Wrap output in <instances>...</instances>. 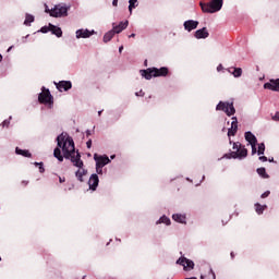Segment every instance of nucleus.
Returning a JSON list of instances; mask_svg holds the SVG:
<instances>
[{
    "label": "nucleus",
    "mask_w": 279,
    "mask_h": 279,
    "mask_svg": "<svg viewBox=\"0 0 279 279\" xmlns=\"http://www.w3.org/2000/svg\"><path fill=\"white\" fill-rule=\"evenodd\" d=\"M173 221H177L178 223H186V216L182 214H174L172 216Z\"/></svg>",
    "instance_id": "nucleus-22"
},
{
    "label": "nucleus",
    "mask_w": 279,
    "mask_h": 279,
    "mask_svg": "<svg viewBox=\"0 0 279 279\" xmlns=\"http://www.w3.org/2000/svg\"><path fill=\"white\" fill-rule=\"evenodd\" d=\"M195 38H197L198 40L202 38H208V36H210V34L208 33V29H206V27H203L198 31L195 32Z\"/></svg>",
    "instance_id": "nucleus-17"
},
{
    "label": "nucleus",
    "mask_w": 279,
    "mask_h": 279,
    "mask_svg": "<svg viewBox=\"0 0 279 279\" xmlns=\"http://www.w3.org/2000/svg\"><path fill=\"white\" fill-rule=\"evenodd\" d=\"M137 97H143L145 95V93H143V90H141L140 93L135 94Z\"/></svg>",
    "instance_id": "nucleus-43"
},
{
    "label": "nucleus",
    "mask_w": 279,
    "mask_h": 279,
    "mask_svg": "<svg viewBox=\"0 0 279 279\" xmlns=\"http://www.w3.org/2000/svg\"><path fill=\"white\" fill-rule=\"evenodd\" d=\"M136 37V34H131L130 36H129V38H135Z\"/></svg>",
    "instance_id": "nucleus-46"
},
{
    "label": "nucleus",
    "mask_w": 279,
    "mask_h": 279,
    "mask_svg": "<svg viewBox=\"0 0 279 279\" xmlns=\"http://www.w3.org/2000/svg\"><path fill=\"white\" fill-rule=\"evenodd\" d=\"M228 71L233 77H241V75H243V70L241 68H229Z\"/></svg>",
    "instance_id": "nucleus-21"
},
{
    "label": "nucleus",
    "mask_w": 279,
    "mask_h": 279,
    "mask_svg": "<svg viewBox=\"0 0 279 279\" xmlns=\"http://www.w3.org/2000/svg\"><path fill=\"white\" fill-rule=\"evenodd\" d=\"M269 191H267V192H264L263 194H262V199H265V197H269Z\"/></svg>",
    "instance_id": "nucleus-37"
},
{
    "label": "nucleus",
    "mask_w": 279,
    "mask_h": 279,
    "mask_svg": "<svg viewBox=\"0 0 279 279\" xmlns=\"http://www.w3.org/2000/svg\"><path fill=\"white\" fill-rule=\"evenodd\" d=\"M128 25H129L128 21L120 22L119 25L113 26V31L116 32V34H121L123 29H128Z\"/></svg>",
    "instance_id": "nucleus-18"
},
{
    "label": "nucleus",
    "mask_w": 279,
    "mask_h": 279,
    "mask_svg": "<svg viewBox=\"0 0 279 279\" xmlns=\"http://www.w3.org/2000/svg\"><path fill=\"white\" fill-rule=\"evenodd\" d=\"M52 99L53 97H51L49 89L45 90V87H43V93L38 97L39 104H52Z\"/></svg>",
    "instance_id": "nucleus-8"
},
{
    "label": "nucleus",
    "mask_w": 279,
    "mask_h": 279,
    "mask_svg": "<svg viewBox=\"0 0 279 279\" xmlns=\"http://www.w3.org/2000/svg\"><path fill=\"white\" fill-rule=\"evenodd\" d=\"M8 51H12V46H11V47H9Z\"/></svg>",
    "instance_id": "nucleus-49"
},
{
    "label": "nucleus",
    "mask_w": 279,
    "mask_h": 279,
    "mask_svg": "<svg viewBox=\"0 0 279 279\" xmlns=\"http://www.w3.org/2000/svg\"><path fill=\"white\" fill-rule=\"evenodd\" d=\"M23 184H27V182L23 181Z\"/></svg>",
    "instance_id": "nucleus-53"
},
{
    "label": "nucleus",
    "mask_w": 279,
    "mask_h": 279,
    "mask_svg": "<svg viewBox=\"0 0 279 279\" xmlns=\"http://www.w3.org/2000/svg\"><path fill=\"white\" fill-rule=\"evenodd\" d=\"M128 25H129L128 21L120 22L119 25L113 26V31L116 32V34H121L123 29H128Z\"/></svg>",
    "instance_id": "nucleus-19"
},
{
    "label": "nucleus",
    "mask_w": 279,
    "mask_h": 279,
    "mask_svg": "<svg viewBox=\"0 0 279 279\" xmlns=\"http://www.w3.org/2000/svg\"><path fill=\"white\" fill-rule=\"evenodd\" d=\"M10 125V121L9 120H4L2 122V128H8Z\"/></svg>",
    "instance_id": "nucleus-36"
},
{
    "label": "nucleus",
    "mask_w": 279,
    "mask_h": 279,
    "mask_svg": "<svg viewBox=\"0 0 279 279\" xmlns=\"http://www.w3.org/2000/svg\"><path fill=\"white\" fill-rule=\"evenodd\" d=\"M35 167L39 168V173H45V167L43 166V162H34Z\"/></svg>",
    "instance_id": "nucleus-32"
},
{
    "label": "nucleus",
    "mask_w": 279,
    "mask_h": 279,
    "mask_svg": "<svg viewBox=\"0 0 279 279\" xmlns=\"http://www.w3.org/2000/svg\"><path fill=\"white\" fill-rule=\"evenodd\" d=\"M239 130V120L236 117L231 118V128L228 130V136H235Z\"/></svg>",
    "instance_id": "nucleus-9"
},
{
    "label": "nucleus",
    "mask_w": 279,
    "mask_h": 279,
    "mask_svg": "<svg viewBox=\"0 0 279 279\" xmlns=\"http://www.w3.org/2000/svg\"><path fill=\"white\" fill-rule=\"evenodd\" d=\"M96 173H98V175H101V173H104V166H99L96 163Z\"/></svg>",
    "instance_id": "nucleus-33"
},
{
    "label": "nucleus",
    "mask_w": 279,
    "mask_h": 279,
    "mask_svg": "<svg viewBox=\"0 0 279 279\" xmlns=\"http://www.w3.org/2000/svg\"><path fill=\"white\" fill-rule=\"evenodd\" d=\"M197 25H199V22L194 20L185 21L183 26L186 32H193V29H197Z\"/></svg>",
    "instance_id": "nucleus-12"
},
{
    "label": "nucleus",
    "mask_w": 279,
    "mask_h": 279,
    "mask_svg": "<svg viewBox=\"0 0 279 279\" xmlns=\"http://www.w3.org/2000/svg\"><path fill=\"white\" fill-rule=\"evenodd\" d=\"M87 134H90V131H87Z\"/></svg>",
    "instance_id": "nucleus-54"
},
{
    "label": "nucleus",
    "mask_w": 279,
    "mask_h": 279,
    "mask_svg": "<svg viewBox=\"0 0 279 279\" xmlns=\"http://www.w3.org/2000/svg\"><path fill=\"white\" fill-rule=\"evenodd\" d=\"M257 154H258V156H263V154H265V143H260L258 145Z\"/></svg>",
    "instance_id": "nucleus-31"
},
{
    "label": "nucleus",
    "mask_w": 279,
    "mask_h": 279,
    "mask_svg": "<svg viewBox=\"0 0 279 279\" xmlns=\"http://www.w3.org/2000/svg\"><path fill=\"white\" fill-rule=\"evenodd\" d=\"M112 5H113L114 8H117V5H119V0H113V1H112Z\"/></svg>",
    "instance_id": "nucleus-42"
},
{
    "label": "nucleus",
    "mask_w": 279,
    "mask_h": 279,
    "mask_svg": "<svg viewBox=\"0 0 279 279\" xmlns=\"http://www.w3.org/2000/svg\"><path fill=\"white\" fill-rule=\"evenodd\" d=\"M221 70H223V65L219 64V65L217 66V71H221Z\"/></svg>",
    "instance_id": "nucleus-45"
},
{
    "label": "nucleus",
    "mask_w": 279,
    "mask_h": 279,
    "mask_svg": "<svg viewBox=\"0 0 279 279\" xmlns=\"http://www.w3.org/2000/svg\"><path fill=\"white\" fill-rule=\"evenodd\" d=\"M177 265H181L184 271H189V269H193L195 267V263L186 257H180L177 260Z\"/></svg>",
    "instance_id": "nucleus-7"
},
{
    "label": "nucleus",
    "mask_w": 279,
    "mask_h": 279,
    "mask_svg": "<svg viewBox=\"0 0 279 279\" xmlns=\"http://www.w3.org/2000/svg\"><path fill=\"white\" fill-rule=\"evenodd\" d=\"M159 223H166V226H171V220L167 216H162L159 219Z\"/></svg>",
    "instance_id": "nucleus-30"
},
{
    "label": "nucleus",
    "mask_w": 279,
    "mask_h": 279,
    "mask_svg": "<svg viewBox=\"0 0 279 279\" xmlns=\"http://www.w3.org/2000/svg\"><path fill=\"white\" fill-rule=\"evenodd\" d=\"M111 160H114V155L111 156Z\"/></svg>",
    "instance_id": "nucleus-51"
},
{
    "label": "nucleus",
    "mask_w": 279,
    "mask_h": 279,
    "mask_svg": "<svg viewBox=\"0 0 279 279\" xmlns=\"http://www.w3.org/2000/svg\"><path fill=\"white\" fill-rule=\"evenodd\" d=\"M123 51V46L119 48V52L121 53Z\"/></svg>",
    "instance_id": "nucleus-47"
},
{
    "label": "nucleus",
    "mask_w": 279,
    "mask_h": 279,
    "mask_svg": "<svg viewBox=\"0 0 279 279\" xmlns=\"http://www.w3.org/2000/svg\"><path fill=\"white\" fill-rule=\"evenodd\" d=\"M72 86L71 81H61L57 84V88L60 93H62V90H71Z\"/></svg>",
    "instance_id": "nucleus-14"
},
{
    "label": "nucleus",
    "mask_w": 279,
    "mask_h": 279,
    "mask_svg": "<svg viewBox=\"0 0 279 279\" xmlns=\"http://www.w3.org/2000/svg\"><path fill=\"white\" fill-rule=\"evenodd\" d=\"M88 185L92 191H95L97 186H99V177L97 174H92L88 181Z\"/></svg>",
    "instance_id": "nucleus-15"
},
{
    "label": "nucleus",
    "mask_w": 279,
    "mask_h": 279,
    "mask_svg": "<svg viewBox=\"0 0 279 279\" xmlns=\"http://www.w3.org/2000/svg\"><path fill=\"white\" fill-rule=\"evenodd\" d=\"M94 160L96 161V165L100 167H106V165H110V158L108 156H99L97 154L94 155Z\"/></svg>",
    "instance_id": "nucleus-10"
},
{
    "label": "nucleus",
    "mask_w": 279,
    "mask_h": 279,
    "mask_svg": "<svg viewBox=\"0 0 279 279\" xmlns=\"http://www.w3.org/2000/svg\"><path fill=\"white\" fill-rule=\"evenodd\" d=\"M15 154L19 156H24V158H32V153L29 150H23L19 147L15 148Z\"/></svg>",
    "instance_id": "nucleus-24"
},
{
    "label": "nucleus",
    "mask_w": 279,
    "mask_h": 279,
    "mask_svg": "<svg viewBox=\"0 0 279 279\" xmlns=\"http://www.w3.org/2000/svg\"><path fill=\"white\" fill-rule=\"evenodd\" d=\"M234 151L231 153L232 158H246L247 157V148L245 146H241L239 143H233Z\"/></svg>",
    "instance_id": "nucleus-6"
},
{
    "label": "nucleus",
    "mask_w": 279,
    "mask_h": 279,
    "mask_svg": "<svg viewBox=\"0 0 279 279\" xmlns=\"http://www.w3.org/2000/svg\"><path fill=\"white\" fill-rule=\"evenodd\" d=\"M71 7H66V4H57L53 9L49 10L48 7H46L47 14H50V16H53L54 19H62V16H68L69 10Z\"/></svg>",
    "instance_id": "nucleus-4"
},
{
    "label": "nucleus",
    "mask_w": 279,
    "mask_h": 279,
    "mask_svg": "<svg viewBox=\"0 0 279 279\" xmlns=\"http://www.w3.org/2000/svg\"><path fill=\"white\" fill-rule=\"evenodd\" d=\"M114 34H117V32H114V28H112L111 31L106 33L104 35V43H110L112 40V38H114Z\"/></svg>",
    "instance_id": "nucleus-23"
},
{
    "label": "nucleus",
    "mask_w": 279,
    "mask_h": 279,
    "mask_svg": "<svg viewBox=\"0 0 279 279\" xmlns=\"http://www.w3.org/2000/svg\"><path fill=\"white\" fill-rule=\"evenodd\" d=\"M267 208V206H263L258 203L255 204V210L257 215H263V211Z\"/></svg>",
    "instance_id": "nucleus-27"
},
{
    "label": "nucleus",
    "mask_w": 279,
    "mask_h": 279,
    "mask_svg": "<svg viewBox=\"0 0 279 279\" xmlns=\"http://www.w3.org/2000/svg\"><path fill=\"white\" fill-rule=\"evenodd\" d=\"M86 146L88 149H90V147H93V141L92 140L87 141Z\"/></svg>",
    "instance_id": "nucleus-38"
},
{
    "label": "nucleus",
    "mask_w": 279,
    "mask_h": 279,
    "mask_svg": "<svg viewBox=\"0 0 279 279\" xmlns=\"http://www.w3.org/2000/svg\"><path fill=\"white\" fill-rule=\"evenodd\" d=\"M99 117H101V111L98 112Z\"/></svg>",
    "instance_id": "nucleus-52"
},
{
    "label": "nucleus",
    "mask_w": 279,
    "mask_h": 279,
    "mask_svg": "<svg viewBox=\"0 0 279 279\" xmlns=\"http://www.w3.org/2000/svg\"><path fill=\"white\" fill-rule=\"evenodd\" d=\"M264 88L268 90H276L277 93H279V78L275 81L271 80L269 83H265Z\"/></svg>",
    "instance_id": "nucleus-13"
},
{
    "label": "nucleus",
    "mask_w": 279,
    "mask_h": 279,
    "mask_svg": "<svg viewBox=\"0 0 279 279\" xmlns=\"http://www.w3.org/2000/svg\"><path fill=\"white\" fill-rule=\"evenodd\" d=\"M201 279H204V276H201Z\"/></svg>",
    "instance_id": "nucleus-55"
},
{
    "label": "nucleus",
    "mask_w": 279,
    "mask_h": 279,
    "mask_svg": "<svg viewBox=\"0 0 279 279\" xmlns=\"http://www.w3.org/2000/svg\"><path fill=\"white\" fill-rule=\"evenodd\" d=\"M216 110H221L222 112H226L227 117H232V114L236 112V109H234V102L220 101L217 105Z\"/></svg>",
    "instance_id": "nucleus-5"
},
{
    "label": "nucleus",
    "mask_w": 279,
    "mask_h": 279,
    "mask_svg": "<svg viewBox=\"0 0 279 279\" xmlns=\"http://www.w3.org/2000/svg\"><path fill=\"white\" fill-rule=\"evenodd\" d=\"M244 136H245V141H247V143L250 145H256L258 143V140L256 138V135L254 133L250 132V131L245 132Z\"/></svg>",
    "instance_id": "nucleus-16"
},
{
    "label": "nucleus",
    "mask_w": 279,
    "mask_h": 279,
    "mask_svg": "<svg viewBox=\"0 0 279 279\" xmlns=\"http://www.w3.org/2000/svg\"><path fill=\"white\" fill-rule=\"evenodd\" d=\"M129 11H130V13L132 14V10H134V8H136V5H138L137 3H138V0H130L129 1Z\"/></svg>",
    "instance_id": "nucleus-29"
},
{
    "label": "nucleus",
    "mask_w": 279,
    "mask_h": 279,
    "mask_svg": "<svg viewBox=\"0 0 279 279\" xmlns=\"http://www.w3.org/2000/svg\"><path fill=\"white\" fill-rule=\"evenodd\" d=\"M58 147L62 149L64 158L70 159L74 167H77L75 175L78 182H84V175L88 173V170L84 169V161L80 153L75 151V143L73 138L61 134L57 137Z\"/></svg>",
    "instance_id": "nucleus-1"
},
{
    "label": "nucleus",
    "mask_w": 279,
    "mask_h": 279,
    "mask_svg": "<svg viewBox=\"0 0 279 279\" xmlns=\"http://www.w3.org/2000/svg\"><path fill=\"white\" fill-rule=\"evenodd\" d=\"M49 31L54 34V36L57 38H62V28L56 26V25H52V24H49Z\"/></svg>",
    "instance_id": "nucleus-20"
},
{
    "label": "nucleus",
    "mask_w": 279,
    "mask_h": 279,
    "mask_svg": "<svg viewBox=\"0 0 279 279\" xmlns=\"http://www.w3.org/2000/svg\"><path fill=\"white\" fill-rule=\"evenodd\" d=\"M199 5L203 12L215 14V12H219L223 8V0H211L209 3L201 2Z\"/></svg>",
    "instance_id": "nucleus-3"
},
{
    "label": "nucleus",
    "mask_w": 279,
    "mask_h": 279,
    "mask_svg": "<svg viewBox=\"0 0 279 279\" xmlns=\"http://www.w3.org/2000/svg\"><path fill=\"white\" fill-rule=\"evenodd\" d=\"M231 258H234V253H231Z\"/></svg>",
    "instance_id": "nucleus-50"
},
{
    "label": "nucleus",
    "mask_w": 279,
    "mask_h": 279,
    "mask_svg": "<svg viewBox=\"0 0 279 279\" xmlns=\"http://www.w3.org/2000/svg\"><path fill=\"white\" fill-rule=\"evenodd\" d=\"M32 23H34V15L26 14L24 25H26V27H29V25H32Z\"/></svg>",
    "instance_id": "nucleus-26"
},
{
    "label": "nucleus",
    "mask_w": 279,
    "mask_h": 279,
    "mask_svg": "<svg viewBox=\"0 0 279 279\" xmlns=\"http://www.w3.org/2000/svg\"><path fill=\"white\" fill-rule=\"evenodd\" d=\"M272 121H279V111H277L275 116H272Z\"/></svg>",
    "instance_id": "nucleus-34"
},
{
    "label": "nucleus",
    "mask_w": 279,
    "mask_h": 279,
    "mask_svg": "<svg viewBox=\"0 0 279 279\" xmlns=\"http://www.w3.org/2000/svg\"><path fill=\"white\" fill-rule=\"evenodd\" d=\"M252 147V154H256V144H251Z\"/></svg>",
    "instance_id": "nucleus-39"
},
{
    "label": "nucleus",
    "mask_w": 279,
    "mask_h": 279,
    "mask_svg": "<svg viewBox=\"0 0 279 279\" xmlns=\"http://www.w3.org/2000/svg\"><path fill=\"white\" fill-rule=\"evenodd\" d=\"M3 60V56L0 54V62Z\"/></svg>",
    "instance_id": "nucleus-48"
},
{
    "label": "nucleus",
    "mask_w": 279,
    "mask_h": 279,
    "mask_svg": "<svg viewBox=\"0 0 279 279\" xmlns=\"http://www.w3.org/2000/svg\"><path fill=\"white\" fill-rule=\"evenodd\" d=\"M40 31L43 32V34H47V32H50V31H49V26H48V27H47V26H44V27H41Z\"/></svg>",
    "instance_id": "nucleus-35"
},
{
    "label": "nucleus",
    "mask_w": 279,
    "mask_h": 279,
    "mask_svg": "<svg viewBox=\"0 0 279 279\" xmlns=\"http://www.w3.org/2000/svg\"><path fill=\"white\" fill-rule=\"evenodd\" d=\"M168 73L169 69L167 68L141 70V75L142 77H145V80H149L150 77H165Z\"/></svg>",
    "instance_id": "nucleus-2"
},
{
    "label": "nucleus",
    "mask_w": 279,
    "mask_h": 279,
    "mask_svg": "<svg viewBox=\"0 0 279 279\" xmlns=\"http://www.w3.org/2000/svg\"><path fill=\"white\" fill-rule=\"evenodd\" d=\"M76 34V38L80 39V38H90V36L95 35V31H89L88 28L84 29V28H81V29H77L75 32Z\"/></svg>",
    "instance_id": "nucleus-11"
},
{
    "label": "nucleus",
    "mask_w": 279,
    "mask_h": 279,
    "mask_svg": "<svg viewBox=\"0 0 279 279\" xmlns=\"http://www.w3.org/2000/svg\"><path fill=\"white\" fill-rule=\"evenodd\" d=\"M53 156L59 160V162H62L64 160V157L62 156V150H60L59 147L54 148Z\"/></svg>",
    "instance_id": "nucleus-25"
},
{
    "label": "nucleus",
    "mask_w": 279,
    "mask_h": 279,
    "mask_svg": "<svg viewBox=\"0 0 279 279\" xmlns=\"http://www.w3.org/2000/svg\"><path fill=\"white\" fill-rule=\"evenodd\" d=\"M59 182L62 184V183H64V182H65V179H64V178H62V177H59Z\"/></svg>",
    "instance_id": "nucleus-44"
},
{
    "label": "nucleus",
    "mask_w": 279,
    "mask_h": 279,
    "mask_svg": "<svg viewBox=\"0 0 279 279\" xmlns=\"http://www.w3.org/2000/svg\"><path fill=\"white\" fill-rule=\"evenodd\" d=\"M209 276H211V278H213V279H215V278H216V276H215V271H213V269H210V270H209Z\"/></svg>",
    "instance_id": "nucleus-41"
},
{
    "label": "nucleus",
    "mask_w": 279,
    "mask_h": 279,
    "mask_svg": "<svg viewBox=\"0 0 279 279\" xmlns=\"http://www.w3.org/2000/svg\"><path fill=\"white\" fill-rule=\"evenodd\" d=\"M257 173L258 175H260V178H264V179L269 178V174H267V171L265 170V168H258Z\"/></svg>",
    "instance_id": "nucleus-28"
},
{
    "label": "nucleus",
    "mask_w": 279,
    "mask_h": 279,
    "mask_svg": "<svg viewBox=\"0 0 279 279\" xmlns=\"http://www.w3.org/2000/svg\"><path fill=\"white\" fill-rule=\"evenodd\" d=\"M259 160H260V162H267V157L260 156V157H259Z\"/></svg>",
    "instance_id": "nucleus-40"
}]
</instances>
